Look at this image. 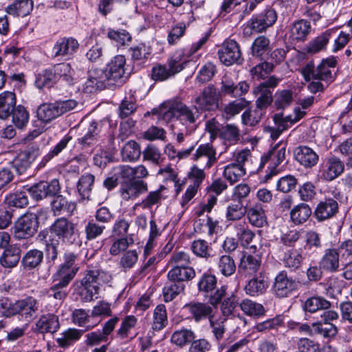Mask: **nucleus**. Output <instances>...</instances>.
Wrapping results in <instances>:
<instances>
[{"label": "nucleus", "mask_w": 352, "mask_h": 352, "mask_svg": "<svg viewBox=\"0 0 352 352\" xmlns=\"http://www.w3.org/2000/svg\"><path fill=\"white\" fill-rule=\"evenodd\" d=\"M111 87L104 69H93L88 73V78L83 85V91L93 93L98 89Z\"/></svg>", "instance_id": "nucleus-16"}, {"label": "nucleus", "mask_w": 352, "mask_h": 352, "mask_svg": "<svg viewBox=\"0 0 352 352\" xmlns=\"http://www.w3.org/2000/svg\"><path fill=\"white\" fill-rule=\"evenodd\" d=\"M286 147L285 146L277 145L268 153L263 156L260 161L259 167L257 170H259L263 168L265 163L268 161H272L273 168L277 167L285 159Z\"/></svg>", "instance_id": "nucleus-34"}, {"label": "nucleus", "mask_w": 352, "mask_h": 352, "mask_svg": "<svg viewBox=\"0 0 352 352\" xmlns=\"http://www.w3.org/2000/svg\"><path fill=\"white\" fill-rule=\"evenodd\" d=\"M77 255L72 252H67L64 255V263H63L57 272L56 276H61L65 278L68 276H71V280L74 278L76 274L78 267H74Z\"/></svg>", "instance_id": "nucleus-29"}, {"label": "nucleus", "mask_w": 352, "mask_h": 352, "mask_svg": "<svg viewBox=\"0 0 352 352\" xmlns=\"http://www.w3.org/2000/svg\"><path fill=\"white\" fill-rule=\"evenodd\" d=\"M216 155V149L211 144H202L198 146L193 154L192 160L202 165L204 168L208 169L217 162L218 158Z\"/></svg>", "instance_id": "nucleus-18"}, {"label": "nucleus", "mask_w": 352, "mask_h": 352, "mask_svg": "<svg viewBox=\"0 0 352 352\" xmlns=\"http://www.w3.org/2000/svg\"><path fill=\"white\" fill-rule=\"evenodd\" d=\"M76 225L65 217L57 218L49 227L48 231L38 234L41 240L45 239V252L48 263L54 264L58 258L60 241L74 243Z\"/></svg>", "instance_id": "nucleus-1"}, {"label": "nucleus", "mask_w": 352, "mask_h": 352, "mask_svg": "<svg viewBox=\"0 0 352 352\" xmlns=\"http://www.w3.org/2000/svg\"><path fill=\"white\" fill-rule=\"evenodd\" d=\"M50 69L56 83L63 82L67 86L74 85L75 72L69 63H56L52 65Z\"/></svg>", "instance_id": "nucleus-21"}, {"label": "nucleus", "mask_w": 352, "mask_h": 352, "mask_svg": "<svg viewBox=\"0 0 352 352\" xmlns=\"http://www.w3.org/2000/svg\"><path fill=\"white\" fill-rule=\"evenodd\" d=\"M72 140V136L70 134L65 135L48 153L43 156L38 167L41 168L45 166L52 158L58 156L67 146Z\"/></svg>", "instance_id": "nucleus-45"}, {"label": "nucleus", "mask_w": 352, "mask_h": 352, "mask_svg": "<svg viewBox=\"0 0 352 352\" xmlns=\"http://www.w3.org/2000/svg\"><path fill=\"white\" fill-rule=\"evenodd\" d=\"M192 252L198 257L208 258L212 256V248L203 239L195 240L190 246Z\"/></svg>", "instance_id": "nucleus-63"}, {"label": "nucleus", "mask_w": 352, "mask_h": 352, "mask_svg": "<svg viewBox=\"0 0 352 352\" xmlns=\"http://www.w3.org/2000/svg\"><path fill=\"white\" fill-rule=\"evenodd\" d=\"M36 116L44 123H49L58 117L54 102L43 103L36 110Z\"/></svg>", "instance_id": "nucleus-48"}, {"label": "nucleus", "mask_w": 352, "mask_h": 352, "mask_svg": "<svg viewBox=\"0 0 352 352\" xmlns=\"http://www.w3.org/2000/svg\"><path fill=\"white\" fill-rule=\"evenodd\" d=\"M96 324H88L85 330L69 328L62 333L61 336L56 339V342L60 347L67 348L80 340L85 331L92 329Z\"/></svg>", "instance_id": "nucleus-28"}, {"label": "nucleus", "mask_w": 352, "mask_h": 352, "mask_svg": "<svg viewBox=\"0 0 352 352\" xmlns=\"http://www.w3.org/2000/svg\"><path fill=\"white\" fill-rule=\"evenodd\" d=\"M21 250L16 245H10L0 256V263L3 267L12 268L16 266L21 258Z\"/></svg>", "instance_id": "nucleus-31"}, {"label": "nucleus", "mask_w": 352, "mask_h": 352, "mask_svg": "<svg viewBox=\"0 0 352 352\" xmlns=\"http://www.w3.org/2000/svg\"><path fill=\"white\" fill-rule=\"evenodd\" d=\"M38 216L28 212L18 219L13 227L14 238L18 240L27 239L33 236L38 228Z\"/></svg>", "instance_id": "nucleus-6"}, {"label": "nucleus", "mask_w": 352, "mask_h": 352, "mask_svg": "<svg viewBox=\"0 0 352 352\" xmlns=\"http://www.w3.org/2000/svg\"><path fill=\"white\" fill-rule=\"evenodd\" d=\"M59 327L58 318L53 314L41 316L36 323V330L41 333H54Z\"/></svg>", "instance_id": "nucleus-30"}, {"label": "nucleus", "mask_w": 352, "mask_h": 352, "mask_svg": "<svg viewBox=\"0 0 352 352\" xmlns=\"http://www.w3.org/2000/svg\"><path fill=\"white\" fill-rule=\"evenodd\" d=\"M43 260V252L37 249L28 251L21 259L22 265L25 269L32 270L38 267Z\"/></svg>", "instance_id": "nucleus-47"}, {"label": "nucleus", "mask_w": 352, "mask_h": 352, "mask_svg": "<svg viewBox=\"0 0 352 352\" xmlns=\"http://www.w3.org/2000/svg\"><path fill=\"white\" fill-rule=\"evenodd\" d=\"M168 323L167 313L165 305H157L153 312V321L152 328L155 331H160L164 328Z\"/></svg>", "instance_id": "nucleus-60"}, {"label": "nucleus", "mask_w": 352, "mask_h": 352, "mask_svg": "<svg viewBox=\"0 0 352 352\" xmlns=\"http://www.w3.org/2000/svg\"><path fill=\"white\" fill-rule=\"evenodd\" d=\"M182 53L176 52L168 61V68L159 65L153 67L152 78L155 80H164L181 72L188 60H182Z\"/></svg>", "instance_id": "nucleus-7"}, {"label": "nucleus", "mask_w": 352, "mask_h": 352, "mask_svg": "<svg viewBox=\"0 0 352 352\" xmlns=\"http://www.w3.org/2000/svg\"><path fill=\"white\" fill-rule=\"evenodd\" d=\"M217 278L215 275L208 272L204 273L199 278L197 283V287L199 292H203L209 296V302L213 306L219 304L226 294L227 287L221 286L217 288Z\"/></svg>", "instance_id": "nucleus-5"}, {"label": "nucleus", "mask_w": 352, "mask_h": 352, "mask_svg": "<svg viewBox=\"0 0 352 352\" xmlns=\"http://www.w3.org/2000/svg\"><path fill=\"white\" fill-rule=\"evenodd\" d=\"M298 283L287 276V273L282 271L276 276L273 290L274 294L278 298L288 296L298 288Z\"/></svg>", "instance_id": "nucleus-15"}, {"label": "nucleus", "mask_w": 352, "mask_h": 352, "mask_svg": "<svg viewBox=\"0 0 352 352\" xmlns=\"http://www.w3.org/2000/svg\"><path fill=\"white\" fill-rule=\"evenodd\" d=\"M253 93L257 96L256 100V108L261 111L267 108L273 102L272 91L266 89L262 86H256L254 87Z\"/></svg>", "instance_id": "nucleus-50"}, {"label": "nucleus", "mask_w": 352, "mask_h": 352, "mask_svg": "<svg viewBox=\"0 0 352 352\" xmlns=\"http://www.w3.org/2000/svg\"><path fill=\"white\" fill-rule=\"evenodd\" d=\"M338 212L337 201L333 198H327L318 204L314 214L318 221H322L333 217Z\"/></svg>", "instance_id": "nucleus-23"}, {"label": "nucleus", "mask_w": 352, "mask_h": 352, "mask_svg": "<svg viewBox=\"0 0 352 352\" xmlns=\"http://www.w3.org/2000/svg\"><path fill=\"white\" fill-rule=\"evenodd\" d=\"M190 314L191 318L197 322L202 320L213 318V309L207 303L200 302H191L184 306Z\"/></svg>", "instance_id": "nucleus-25"}, {"label": "nucleus", "mask_w": 352, "mask_h": 352, "mask_svg": "<svg viewBox=\"0 0 352 352\" xmlns=\"http://www.w3.org/2000/svg\"><path fill=\"white\" fill-rule=\"evenodd\" d=\"M312 213L311 208L307 204H300L294 207L290 212L292 221L296 225L306 222Z\"/></svg>", "instance_id": "nucleus-46"}, {"label": "nucleus", "mask_w": 352, "mask_h": 352, "mask_svg": "<svg viewBox=\"0 0 352 352\" xmlns=\"http://www.w3.org/2000/svg\"><path fill=\"white\" fill-rule=\"evenodd\" d=\"M95 177L91 173L80 176L77 184V190L82 199L89 200L94 187Z\"/></svg>", "instance_id": "nucleus-43"}, {"label": "nucleus", "mask_w": 352, "mask_h": 352, "mask_svg": "<svg viewBox=\"0 0 352 352\" xmlns=\"http://www.w3.org/2000/svg\"><path fill=\"white\" fill-rule=\"evenodd\" d=\"M12 121L19 129H23L29 122V112L22 105L15 107L11 112Z\"/></svg>", "instance_id": "nucleus-57"}, {"label": "nucleus", "mask_w": 352, "mask_h": 352, "mask_svg": "<svg viewBox=\"0 0 352 352\" xmlns=\"http://www.w3.org/2000/svg\"><path fill=\"white\" fill-rule=\"evenodd\" d=\"M219 94L213 85L204 88L195 99V106L201 113L203 111H214L219 107Z\"/></svg>", "instance_id": "nucleus-8"}, {"label": "nucleus", "mask_w": 352, "mask_h": 352, "mask_svg": "<svg viewBox=\"0 0 352 352\" xmlns=\"http://www.w3.org/2000/svg\"><path fill=\"white\" fill-rule=\"evenodd\" d=\"M163 113L165 119L175 118L185 127L186 134L195 129V124L201 114L195 105L188 107L177 101L169 102L168 109Z\"/></svg>", "instance_id": "nucleus-3"}, {"label": "nucleus", "mask_w": 352, "mask_h": 352, "mask_svg": "<svg viewBox=\"0 0 352 352\" xmlns=\"http://www.w3.org/2000/svg\"><path fill=\"white\" fill-rule=\"evenodd\" d=\"M56 283L53 285L47 291V295L49 298H53L56 300L63 301L67 296L66 287L68 286L71 280V276L65 278L61 276H56Z\"/></svg>", "instance_id": "nucleus-32"}, {"label": "nucleus", "mask_w": 352, "mask_h": 352, "mask_svg": "<svg viewBox=\"0 0 352 352\" xmlns=\"http://www.w3.org/2000/svg\"><path fill=\"white\" fill-rule=\"evenodd\" d=\"M245 173V167L233 163L227 165L223 170L224 177L232 185L239 182Z\"/></svg>", "instance_id": "nucleus-51"}, {"label": "nucleus", "mask_w": 352, "mask_h": 352, "mask_svg": "<svg viewBox=\"0 0 352 352\" xmlns=\"http://www.w3.org/2000/svg\"><path fill=\"white\" fill-rule=\"evenodd\" d=\"M274 121L276 127L267 126L265 129V131L270 133L271 138L275 140L280 136L283 131L289 127V124H288V121L284 119L283 115L281 113L275 114Z\"/></svg>", "instance_id": "nucleus-58"}, {"label": "nucleus", "mask_w": 352, "mask_h": 352, "mask_svg": "<svg viewBox=\"0 0 352 352\" xmlns=\"http://www.w3.org/2000/svg\"><path fill=\"white\" fill-rule=\"evenodd\" d=\"M142 151L140 145L133 140L126 143L121 151V156L124 161H136L140 157Z\"/></svg>", "instance_id": "nucleus-53"}, {"label": "nucleus", "mask_w": 352, "mask_h": 352, "mask_svg": "<svg viewBox=\"0 0 352 352\" xmlns=\"http://www.w3.org/2000/svg\"><path fill=\"white\" fill-rule=\"evenodd\" d=\"M51 206L54 216H60L65 212L72 214L76 209V204L75 202H69L65 197L59 195L54 198Z\"/></svg>", "instance_id": "nucleus-39"}, {"label": "nucleus", "mask_w": 352, "mask_h": 352, "mask_svg": "<svg viewBox=\"0 0 352 352\" xmlns=\"http://www.w3.org/2000/svg\"><path fill=\"white\" fill-rule=\"evenodd\" d=\"M38 146H32L20 153L12 162V166L16 172L21 175L28 170L33 162L40 155Z\"/></svg>", "instance_id": "nucleus-14"}, {"label": "nucleus", "mask_w": 352, "mask_h": 352, "mask_svg": "<svg viewBox=\"0 0 352 352\" xmlns=\"http://www.w3.org/2000/svg\"><path fill=\"white\" fill-rule=\"evenodd\" d=\"M247 213V208L243 206L242 201L230 203L226 208V217L227 221H239Z\"/></svg>", "instance_id": "nucleus-54"}, {"label": "nucleus", "mask_w": 352, "mask_h": 352, "mask_svg": "<svg viewBox=\"0 0 352 352\" xmlns=\"http://www.w3.org/2000/svg\"><path fill=\"white\" fill-rule=\"evenodd\" d=\"M220 61L226 66L240 64L243 59L239 45L234 40L225 41L218 51Z\"/></svg>", "instance_id": "nucleus-10"}, {"label": "nucleus", "mask_w": 352, "mask_h": 352, "mask_svg": "<svg viewBox=\"0 0 352 352\" xmlns=\"http://www.w3.org/2000/svg\"><path fill=\"white\" fill-rule=\"evenodd\" d=\"M33 8L32 0H16L6 8V12L11 15L24 17L30 14Z\"/></svg>", "instance_id": "nucleus-38"}, {"label": "nucleus", "mask_w": 352, "mask_h": 352, "mask_svg": "<svg viewBox=\"0 0 352 352\" xmlns=\"http://www.w3.org/2000/svg\"><path fill=\"white\" fill-rule=\"evenodd\" d=\"M106 228L105 225L90 219L85 226L86 239L88 241L96 239L103 234Z\"/></svg>", "instance_id": "nucleus-62"}, {"label": "nucleus", "mask_w": 352, "mask_h": 352, "mask_svg": "<svg viewBox=\"0 0 352 352\" xmlns=\"http://www.w3.org/2000/svg\"><path fill=\"white\" fill-rule=\"evenodd\" d=\"M100 132L98 122L93 121L91 122L87 132L80 138L78 139V142L83 148L94 145L98 141V137Z\"/></svg>", "instance_id": "nucleus-52"}, {"label": "nucleus", "mask_w": 352, "mask_h": 352, "mask_svg": "<svg viewBox=\"0 0 352 352\" xmlns=\"http://www.w3.org/2000/svg\"><path fill=\"white\" fill-rule=\"evenodd\" d=\"M312 30L310 23L305 19L297 20L289 25V37L294 42H304Z\"/></svg>", "instance_id": "nucleus-24"}, {"label": "nucleus", "mask_w": 352, "mask_h": 352, "mask_svg": "<svg viewBox=\"0 0 352 352\" xmlns=\"http://www.w3.org/2000/svg\"><path fill=\"white\" fill-rule=\"evenodd\" d=\"M344 170V162L338 157L329 156L320 167V177L327 182H331L341 175Z\"/></svg>", "instance_id": "nucleus-12"}, {"label": "nucleus", "mask_w": 352, "mask_h": 352, "mask_svg": "<svg viewBox=\"0 0 352 352\" xmlns=\"http://www.w3.org/2000/svg\"><path fill=\"white\" fill-rule=\"evenodd\" d=\"M217 268L219 272L224 276H230L236 271L234 260L230 255H222L219 258Z\"/></svg>", "instance_id": "nucleus-59"}, {"label": "nucleus", "mask_w": 352, "mask_h": 352, "mask_svg": "<svg viewBox=\"0 0 352 352\" xmlns=\"http://www.w3.org/2000/svg\"><path fill=\"white\" fill-rule=\"evenodd\" d=\"M336 65V58L330 56L322 59L316 67H314L312 62L308 63L301 69L300 73L307 82L312 79L320 80L328 83L333 80L331 69H334Z\"/></svg>", "instance_id": "nucleus-4"}, {"label": "nucleus", "mask_w": 352, "mask_h": 352, "mask_svg": "<svg viewBox=\"0 0 352 352\" xmlns=\"http://www.w3.org/2000/svg\"><path fill=\"white\" fill-rule=\"evenodd\" d=\"M125 65V57L122 55L116 56L107 65V70L104 71L111 87L117 82H122L123 78H127L128 74L126 72Z\"/></svg>", "instance_id": "nucleus-11"}, {"label": "nucleus", "mask_w": 352, "mask_h": 352, "mask_svg": "<svg viewBox=\"0 0 352 352\" xmlns=\"http://www.w3.org/2000/svg\"><path fill=\"white\" fill-rule=\"evenodd\" d=\"M16 96L12 91H6L0 94V118L5 120L11 115L16 106Z\"/></svg>", "instance_id": "nucleus-35"}, {"label": "nucleus", "mask_w": 352, "mask_h": 352, "mask_svg": "<svg viewBox=\"0 0 352 352\" xmlns=\"http://www.w3.org/2000/svg\"><path fill=\"white\" fill-rule=\"evenodd\" d=\"M302 259L300 251L292 248L284 252L281 261L285 267L292 272H294L300 267Z\"/></svg>", "instance_id": "nucleus-41"}, {"label": "nucleus", "mask_w": 352, "mask_h": 352, "mask_svg": "<svg viewBox=\"0 0 352 352\" xmlns=\"http://www.w3.org/2000/svg\"><path fill=\"white\" fill-rule=\"evenodd\" d=\"M34 84L40 89L50 88L56 84L50 67L43 70L36 76Z\"/></svg>", "instance_id": "nucleus-61"}, {"label": "nucleus", "mask_w": 352, "mask_h": 352, "mask_svg": "<svg viewBox=\"0 0 352 352\" xmlns=\"http://www.w3.org/2000/svg\"><path fill=\"white\" fill-rule=\"evenodd\" d=\"M319 264L320 267L325 270L331 272L337 271L339 267V253L337 250H326Z\"/></svg>", "instance_id": "nucleus-42"}, {"label": "nucleus", "mask_w": 352, "mask_h": 352, "mask_svg": "<svg viewBox=\"0 0 352 352\" xmlns=\"http://www.w3.org/2000/svg\"><path fill=\"white\" fill-rule=\"evenodd\" d=\"M111 279V275L99 270H87L80 281L78 287V294L82 302H91L94 296H97L100 287L104 283H109Z\"/></svg>", "instance_id": "nucleus-2"}, {"label": "nucleus", "mask_w": 352, "mask_h": 352, "mask_svg": "<svg viewBox=\"0 0 352 352\" xmlns=\"http://www.w3.org/2000/svg\"><path fill=\"white\" fill-rule=\"evenodd\" d=\"M79 48L78 41L73 37L58 38L52 48V57L71 58Z\"/></svg>", "instance_id": "nucleus-17"}, {"label": "nucleus", "mask_w": 352, "mask_h": 352, "mask_svg": "<svg viewBox=\"0 0 352 352\" xmlns=\"http://www.w3.org/2000/svg\"><path fill=\"white\" fill-rule=\"evenodd\" d=\"M337 30L333 28L328 29L313 38L307 45V51L311 54H316L326 50L330 39L335 35Z\"/></svg>", "instance_id": "nucleus-27"}, {"label": "nucleus", "mask_w": 352, "mask_h": 352, "mask_svg": "<svg viewBox=\"0 0 352 352\" xmlns=\"http://www.w3.org/2000/svg\"><path fill=\"white\" fill-rule=\"evenodd\" d=\"M294 159L306 169L312 168L319 162V155L311 148L300 145L294 150Z\"/></svg>", "instance_id": "nucleus-19"}, {"label": "nucleus", "mask_w": 352, "mask_h": 352, "mask_svg": "<svg viewBox=\"0 0 352 352\" xmlns=\"http://www.w3.org/2000/svg\"><path fill=\"white\" fill-rule=\"evenodd\" d=\"M331 302L324 297L313 296L308 298L303 304L302 308L305 312L316 313L328 311Z\"/></svg>", "instance_id": "nucleus-33"}, {"label": "nucleus", "mask_w": 352, "mask_h": 352, "mask_svg": "<svg viewBox=\"0 0 352 352\" xmlns=\"http://www.w3.org/2000/svg\"><path fill=\"white\" fill-rule=\"evenodd\" d=\"M236 235L243 246H248L250 244L255 236L245 222L236 223L234 226Z\"/></svg>", "instance_id": "nucleus-56"}, {"label": "nucleus", "mask_w": 352, "mask_h": 352, "mask_svg": "<svg viewBox=\"0 0 352 352\" xmlns=\"http://www.w3.org/2000/svg\"><path fill=\"white\" fill-rule=\"evenodd\" d=\"M249 104L248 100L243 98H240L226 104L223 110V117L226 120H230L239 114L241 111L246 108Z\"/></svg>", "instance_id": "nucleus-49"}, {"label": "nucleus", "mask_w": 352, "mask_h": 352, "mask_svg": "<svg viewBox=\"0 0 352 352\" xmlns=\"http://www.w3.org/2000/svg\"><path fill=\"white\" fill-rule=\"evenodd\" d=\"M338 314L333 310H328L320 314V319L315 323L313 327L316 328V331L324 338H330L337 333V328L330 321L337 320Z\"/></svg>", "instance_id": "nucleus-13"}, {"label": "nucleus", "mask_w": 352, "mask_h": 352, "mask_svg": "<svg viewBox=\"0 0 352 352\" xmlns=\"http://www.w3.org/2000/svg\"><path fill=\"white\" fill-rule=\"evenodd\" d=\"M261 266V260L251 254H243L241 258L239 270L246 275L256 272Z\"/></svg>", "instance_id": "nucleus-44"}, {"label": "nucleus", "mask_w": 352, "mask_h": 352, "mask_svg": "<svg viewBox=\"0 0 352 352\" xmlns=\"http://www.w3.org/2000/svg\"><path fill=\"white\" fill-rule=\"evenodd\" d=\"M195 275V270L192 267H171L167 274V278L185 283L192 280Z\"/></svg>", "instance_id": "nucleus-37"}, {"label": "nucleus", "mask_w": 352, "mask_h": 352, "mask_svg": "<svg viewBox=\"0 0 352 352\" xmlns=\"http://www.w3.org/2000/svg\"><path fill=\"white\" fill-rule=\"evenodd\" d=\"M270 40L264 35L256 37L251 46V53L253 56L261 57L270 49Z\"/></svg>", "instance_id": "nucleus-64"}, {"label": "nucleus", "mask_w": 352, "mask_h": 352, "mask_svg": "<svg viewBox=\"0 0 352 352\" xmlns=\"http://www.w3.org/2000/svg\"><path fill=\"white\" fill-rule=\"evenodd\" d=\"M148 184L142 179H128L120 182L119 195L124 201L134 200L148 191Z\"/></svg>", "instance_id": "nucleus-9"}, {"label": "nucleus", "mask_w": 352, "mask_h": 352, "mask_svg": "<svg viewBox=\"0 0 352 352\" xmlns=\"http://www.w3.org/2000/svg\"><path fill=\"white\" fill-rule=\"evenodd\" d=\"M14 315L19 314L27 322L31 321L38 310V302L36 299L28 296L14 302Z\"/></svg>", "instance_id": "nucleus-20"}, {"label": "nucleus", "mask_w": 352, "mask_h": 352, "mask_svg": "<svg viewBox=\"0 0 352 352\" xmlns=\"http://www.w3.org/2000/svg\"><path fill=\"white\" fill-rule=\"evenodd\" d=\"M250 86L245 81H241L237 85L230 78L224 77L221 83L218 93L222 95H229L231 97H241L249 91Z\"/></svg>", "instance_id": "nucleus-22"}, {"label": "nucleus", "mask_w": 352, "mask_h": 352, "mask_svg": "<svg viewBox=\"0 0 352 352\" xmlns=\"http://www.w3.org/2000/svg\"><path fill=\"white\" fill-rule=\"evenodd\" d=\"M195 334L193 331L188 329H182L175 331L171 336V342L177 346L182 347L195 340Z\"/></svg>", "instance_id": "nucleus-55"}, {"label": "nucleus", "mask_w": 352, "mask_h": 352, "mask_svg": "<svg viewBox=\"0 0 352 352\" xmlns=\"http://www.w3.org/2000/svg\"><path fill=\"white\" fill-rule=\"evenodd\" d=\"M269 286L268 278L259 274L248 280L245 286L246 294L250 296H258L265 293Z\"/></svg>", "instance_id": "nucleus-26"}, {"label": "nucleus", "mask_w": 352, "mask_h": 352, "mask_svg": "<svg viewBox=\"0 0 352 352\" xmlns=\"http://www.w3.org/2000/svg\"><path fill=\"white\" fill-rule=\"evenodd\" d=\"M186 284L168 278L163 288V296L166 302L173 300L177 296L184 293Z\"/></svg>", "instance_id": "nucleus-40"}, {"label": "nucleus", "mask_w": 352, "mask_h": 352, "mask_svg": "<svg viewBox=\"0 0 352 352\" xmlns=\"http://www.w3.org/2000/svg\"><path fill=\"white\" fill-rule=\"evenodd\" d=\"M246 214L250 223L254 227L262 228L267 223L265 210L261 204L247 208Z\"/></svg>", "instance_id": "nucleus-36"}]
</instances>
